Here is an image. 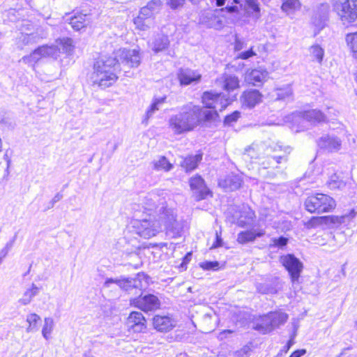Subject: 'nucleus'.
<instances>
[{"instance_id":"f257e3e1","label":"nucleus","mask_w":357,"mask_h":357,"mask_svg":"<svg viewBox=\"0 0 357 357\" xmlns=\"http://www.w3.org/2000/svg\"><path fill=\"white\" fill-rule=\"evenodd\" d=\"M202 102L205 107L188 104L179 113L170 116L168 125L174 134L190 132L202 123L215 121L218 116V111H222L229 104L224 95L212 91L203 93Z\"/></svg>"},{"instance_id":"f03ea898","label":"nucleus","mask_w":357,"mask_h":357,"mask_svg":"<svg viewBox=\"0 0 357 357\" xmlns=\"http://www.w3.org/2000/svg\"><path fill=\"white\" fill-rule=\"evenodd\" d=\"M140 62L139 50L119 49L114 52V56L100 58L95 62L91 79L93 84L101 88L109 87L118 79L116 73L120 71L121 63L134 68L139 66Z\"/></svg>"},{"instance_id":"7ed1b4c3","label":"nucleus","mask_w":357,"mask_h":357,"mask_svg":"<svg viewBox=\"0 0 357 357\" xmlns=\"http://www.w3.org/2000/svg\"><path fill=\"white\" fill-rule=\"evenodd\" d=\"M144 204L147 211L155 210L159 217L158 220H154L144 219L136 221L134 227L139 236L144 238H150L159 233L162 226L167 229L174 227L176 220L174 212L166 208L163 198L155 193H151L145 197Z\"/></svg>"},{"instance_id":"20e7f679","label":"nucleus","mask_w":357,"mask_h":357,"mask_svg":"<svg viewBox=\"0 0 357 357\" xmlns=\"http://www.w3.org/2000/svg\"><path fill=\"white\" fill-rule=\"evenodd\" d=\"M56 45H42L34 50L30 54L23 56L20 62H23L33 68L43 58L54 57L62 50L66 53L73 50V40L63 38L56 40Z\"/></svg>"},{"instance_id":"39448f33","label":"nucleus","mask_w":357,"mask_h":357,"mask_svg":"<svg viewBox=\"0 0 357 357\" xmlns=\"http://www.w3.org/2000/svg\"><path fill=\"white\" fill-rule=\"evenodd\" d=\"M305 209L310 213H328L333 211L335 206V201L330 196L317 193L307 197L304 202Z\"/></svg>"},{"instance_id":"423d86ee","label":"nucleus","mask_w":357,"mask_h":357,"mask_svg":"<svg viewBox=\"0 0 357 357\" xmlns=\"http://www.w3.org/2000/svg\"><path fill=\"white\" fill-rule=\"evenodd\" d=\"M333 11L344 24L357 20V0H331Z\"/></svg>"},{"instance_id":"0eeeda50","label":"nucleus","mask_w":357,"mask_h":357,"mask_svg":"<svg viewBox=\"0 0 357 357\" xmlns=\"http://www.w3.org/2000/svg\"><path fill=\"white\" fill-rule=\"evenodd\" d=\"M273 153L280 154L268 156L266 161L263 162L264 168H278V165L287 161V155L291 152L292 148L289 146H283L281 143H276L269 146Z\"/></svg>"},{"instance_id":"6e6552de","label":"nucleus","mask_w":357,"mask_h":357,"mask_svg":"<svg viewBox=\"0 0 357 357\" xmlns=\"http://www.w3.org/2000/svg\"><path fill=\"white\" fill-rule=\"evenodd\" d=\"M280 262L289 272L291 281L295 282L300 277L303 264L294 255H287L280 257Z\"/></svg>"},{"instance_id":"1a4fd4ad","label":"nucleus","mask_w":357,"mask_h":357,"mask_svg":"<svg viewBox=\"0 0 357 357\" xmlns=\"http://www.w3.org/2000/svg\"><path fill=\"white\" fill-rule=\"evenodd\" d=\"M130 302L135 307L144 312L155 310L160 306L158 298L153 294L140 295L138 298L132 299Z\"/></svg>"},{"instance_id":"9d476101","label":"nucleus","mask_w":357,"mask_h":357,"mask_svg":"<svg viewBox=\"0 0 357 357\" xmlns=\"http://www.w3.org/2000/svg\"><path fill=\"white\" fill-rule=\"evenodd\" d=\"M328 15L329 5L328 3H321L314 8L312 16V22L319 31L326 26Z\"/></svg>"},{"instance_id":"9b49d317","label":"nucleus","mask_w":357,"mask_h":357,"mask_svg":"<svg viewBox=\"0 0 357 357\" xmlns=\"http://www.w3.org/2000/svg\"><path fill=\"white\" fill-rule=\"evenodd\" d=\"M317 143L321 149L327 152H337L342 147V140L333 135L321 136L318 139Z\"/></svg>"},{"instance_id":"f8f14e48","label":"nucleus","mask_w":357,"mask_h":357,"mask_svg":"<svg viewBox=\"0 0 357 357\" xmlns=\"http://www.w3.org/2000/svg\"><path fill=\"white\" fill-rule=\"evenodd\" d=\"M190 185L197 201L206 199L210 194V190L206 186L204 179L199 176L192 178L190 180Z\"/></svg>"},{"instance_id":"ddd939ff","label":"nucleus","mask_w":357,"mask_h":357,"mask_svg":"<svg viewBox=\"0 0 357 357\" xmlns=\"http://www.w3.org/2000/svg\"><path fill=\"white\" fill-rule=\"evenodd\" d=\"M126 326L129 331L142 333L146 329V319L141 312H132L127 319Z\"/></svg>"},{"instance_id":"4468645a","label":"nucleus","mask_w":357,"mask_h":357,"mask_svg":"<svg viewBox=\"0 0 357 357\" xmlns=\"http://www.w3.org/2000/svg\"><path fill=\"white\" fill-rule=\"evenodd\" d=\"M219 12L218 9L215 10L206 11L202 13L199 17V23L208 28L220 29L222 27V20L216 15Z\"/></svg>"},{"instance_id":"2eb2a0df","label":"nucleus","mask_w":357,"mask_h":357,"mask_svg":"<svg viewBox=\"0 0 357 357\" xmlns=\"http://www.w3.org/2000/svg\"><path fill=\"white\" fill-rule=\"evenodd\" d=\"M241 101L243 107L252 109L261 102L262 95L257 89L247 90L242 93Z\"/></svg>"},{"instance_id":"dca6fc26","label":"nucleus","mask_w":357,"mask_h":357,"mask_svg":"<svg viewBox=\"0 0 357 357\" xmlns=\"http://www.w3.org/2000/svg\"><path fill=\"white\" fill-rule=\"evenodd\" d=\"M201 78L200 73L189 68L181 69L178 73V79L182 86L197 84L200 82Z\"/></svg>"},{"instance_id":"f3484780","label":"nucleus","mask_w":357,"mask_h":357,"mask_svg":"<svg viewBox=\"0 0 357 357\" xmlns=\"http://www.w3.org/2000/svg\"><path fill=\"white\" fill-rule=\"evenodd\" d=\"M257 290L259 293L263 294H276L282 289V284L278 278H274L271 280L266 281L263 283L256 284Z\"/></svg>"},{"instance_id":"a211bd4d","label":"nucleus","mask_w":357,"mask_h":357,"mask_svg":"<svg viewBox=\"0 0 357 357\" xmlns=\"http://www.w3.org/2000/svg\"><path fill=\"white\" fill-rule=\"evenodd\" d=\"M242 183L241 176L236 174H229L219 181V185L225 191H234L238 189Z\"/></svg>"},{"instance_id":"6ab92c4d","label":"nucleus","mask_w":357,"mask_h":357,"mask_svg":"<svg viewBox=\"0 0 357 357\" xmlns=\"http://www.w3.org/2000/svg\"><path fill=\"white\" fill-rule=\"evenodd\" d=\"M268 75V73L266 70L254 69L247 73L245 79L248 83L254 86H260L267 79Z\"/></svg>"},{"instance_id":"aec40b11","label":"nucleus","mask_w":357,"mask_h":357,"mask_svg":"<svg viewBox=\"0 0 357 357\" xmlns=\"http://www.w3.org/2000/svg\"><path fill=\"white\" fill-rule=\"evenodd\" d=\"M154 328L160 332L168 331L175 326V322L168 316L155 315L153 319Z\"/></svg>"},{"instance_id":"412c9836","label":"nucleus","mask_w":357,"mask_h":357,"mask_svg":"<svg viewBox=\"0 0 357 357\" xmlns=\"http://www.w3.org/2000/svg\"><path fill=\"white\" fill-rule=\"evenodd\" d=\"M91 23V16L88 14L77 13L70 18V24L75 31L85 29Z\"/></svg>"},{"instance_id":"4be33fe9","label":"nucleus","mask_w":357,"mask_h":357,"mask_svg":"<svg viewBox=\"0 0 357 357\" xmlns=\"http://www.w3.org/2000/svg\"><path fill=\"white\" fill-rule=\"evenodd\" d=\"M265 234L262 229L259 230H247L241 231L238 234L237 241L241 244H245L255 240L257 237H261Z\"/></svg>"},{"instance_id":"5701e85b","label":"nucleus","mask_w":357,"mask_h":357,"mask_svg":"<svg viewBox=\"0 0 357 357\" xmlns=\"http://www.w3.org/2000/svg\"><path fill=\"white\" fill-rule=\"evenodd\" d=\"M302 117L311 123H321L326 121L325 114L318 109L305 111L303 113Z\"/></svg>"},{"instance_id":"b1692460","label":"nucleus","mask_w":357,"mask_h":357,"mask_svg":"<svg viewBox=\"0 0 357 357\" xmlns=\"http://www.w3.org/2000/svg\"><path fill=\"white\" fill-rule=\"evenodd\" d=\"M275 328L273 322L272 321V312H270L261 318V322L257 324L255 329L261 331L263 333H267L272 331Z\"/></svg>"},{"instance_id":"393cba45","label":"nucleus","mask_w":357,"mask_h":357,"mask_svg":"<svg viewBox=\"0 0 357 357\" xmlns=\"http://www.w3.org/2000/svg\"><path fill=\"white\" fill-rule=\"evenodd\" d=\"M123 280L126 282L123 287H120L121 289H124L125 291H130L132 289H141L143 288L142 280H145V275L144 274L139 273L135 278H123Z\"/></svg>"},{"instance_id":"a878e982","label":"nucleus","mask_w":357,"mask_h":357,"mask_svg":"<svg viewBox=\"0 0 357 357\" xmlns=\"http://www.w3.org/2000/svg\"><path fill=\"white\" fill-rule=\"evenodd\" d=\"M39 34L37 33H31L30 34L22 33L21 36L18 38L19 47L22 49L24 46L31 45L38 43L40 40Z\"/></svg>"},{"instance_id":"bb28decb","label":"nucleus","mask_w":357,"mask_h":357,"mask_svg":"<svg viewBox=\"0 0 357 357\" xmlns=\"http://www.w3.org/2000/svg\"><path fill=\"white\" fill-rule=\"evenodd\" d=\"M169 45L168 37L165 35H158L151 45L155 53L165 50Z\"/></svg>"},{"instance_id":"cd10ccee","label":"nucleus","mask_w":357,"mask_h":357,"mask_svg":"<svg viewBox=\"0 0 357 357\" xmlns=\"http://www.w3.org/2000/svg\"><path fill=\"white\" fill-rule=\"evenodd\" d=\"M155 171L169 172L173 168V165L165 156H159L152 162Z\"/></svg>"},{"instance_id":"c85d7f7f","label":"nucleus","mask_w":357,"mask_h":357,"mask_svg":"<svg viewBox=\"0 0 357 357\" xmlns=\"http://www.w3.org/2000/svg\"><path fill=\"white\" fill-rule=\"evenodd\" d=\"M166 98V96H163L158 98H155L153 100V102L146 110L145 118L143 120V122H147L148 120L153 116L155 112L159 110L160 106L165 102Z\"/></svg>"},{"instance_id":"c756f323","label":"nucleus","mask_w":357,"mask_h":357,"mask_svg":"<svg viewBox=\"0 0 357 357\" xmlns=\"http://www.w3.org/2000/svg\"><path fill=\"white\" fill-rule=\"evenodd\" d=\"M223 88L228 92L238 89L239 79L237 77L231 75H226L223 77Z\"/></svg>"},{"instance_id":"7c9ffc66","label":"nucleus","mask_w":357,"mask_h":357,"mask_svg":"<svg viewBox=\"0 0 357 357\" xmlns=\"http://www.w3.org/2000/svg\"><path fill=\"white\" fill-rule=\"evenodd\" d=\"M202 154L190 155L183 160L181 163V166L185 168L186 171H192L197 167L198 163L202 160Z\"/></svg>"},{"instance_id":"2f4dec72","label":"nucleus","mask_w":357,"mask_h":357,"mask_svg":"<svg viewBox=\"0 0 357 357\" xmlns=\"http://www.w3.org/2000/svg\"><path fill=\"white\" fill-rule=\"evenodd\" d=\"M38 293L39 288L34 284H32L31 287L26 289V291L24 293L22 297L19 300V303L23 305H26L31 303L32 298L37 296Z\"/></svg>"},{"instance_id":"473e14b6","label":"nucleus","mask_w":357,"mask_h":357,"mask_svg":"<svg viewBox=\"0 0 357 357\" xmlns=\"http://www.w3.org/2000/svg\"><path fill=\"white\" fill-rule=\"evenodd\" d=\"M134 24L137 29L146 31L153 26L154 20L153 18L137 17L134 19Z\"/></svg>"},{"instance_id":"72a5a7b5","label":"nucleus","mask_w":357,"mask_h":357,"mask_svg":"<svg viewBox=\"0 0 357 357\" xmlns=\"http://www.w3.org/2000/svg\"><path fill=\"white\" fill-rule=\"evenodd\" d=\"M282 4L281 9L287 15L294 13L301 7V3L299 0H282Z\"/></svg>"},{"instance_id":"f704fd0d","label":"nucleus","mask_w":357,"mask_h":357,"mask_svg":"<svg viewBox=\"0 0 357 357\" xmlns=\"http://www.w3.org/2000/svg\"><path fill=\"white\" fill-rule=\"evenodd\" d=\"M276 100H285L290 99L293 96V91L289 85L282 88L277 89L275 91Z\"/></svg>"},{"instance_id":"c9c22d12","label":"nucleus","mask_w":357,"mask_h":357,"mask_svg":"<svg viewBox=\"0 0 357 357\" xmlns=\"http://www.w3.org/2000/svg\"><path fill=\"white\" fill-rule=\"evenodd\" d=\"M40 320V317L36 313H31L27 315L26 322L29 326L26 328V332H35L38 330L37 323Z\"/></svg>"},{"instance_id":"e433bc0d","label":"nucleus","mask_w":357,"mask_h":357,"mask_svg":"<svg viewBox=\"0 0 357 357\" xmlns=\"http://www.w3.org/2000/svg\"><path fill=\"white\" fill-rule=\"evenodd\" d=\"M324 225L328 226L339 225L345 222L346 215L336 216V215H327L323 216Z\"/></svg>"},{"instance_id":"4c0bfd02","label":"nucleus","mask_w":357,"mask_h":357,"mask_svg":"<svg viewBox=\"0 0 357 357\" xmlns=\"http://www.w3.org/2000/svg\"><path fill=\"white\" fill-rule=\"evenodd\" d=\"M272 312V321L275 328L284 324L288 319V315L285 312L278 311Z\"/></svg>"},{"instance_id":"58836bf2","label":"nucleus","mask_w":357,"mask_h":357,"mask_svg":"<svg viewBox=\"0 0 357 357\" xmlns=\"http://www.w3.org/2000/svg\"><path fill=\"white\" fill-rule=\"evenodd\" d=\"M345 40L349 48L355 54L357 53V32L348 33Z\"/></svg>"},{"instance_id":"ea45409f","label":"nucleus","mask_w":357,"mask_h":357,"mask_svg":"<svg viewBox=\"0 0 357 357\" xmlns=\"http://www.w3.org/2000/svg\"><path fill=\"white\" fill-rule=\"evenodd\" d=\"M54 328V321L52 318L47 317L45 319V324L42 330L43 336L48 340Z\"/></svg>"},{"instance_id":"a19ab883","label":"nucleus","mask_w":357,"mask_h":357,"mask_svg":"<svg viewBox=\"0 0 357 357\" xmlns=\"http://www.w3.org/2000/svg\"><path fill=\"white\" fill-rule=\"evenodd\" d=\"M328 188L331 190L340 188L344 185V182L339 179L338 176L335 174L327 181Z\"/></svg>"},{"instance_id":"79ce46f5","label":"nucleus","mask_w":357,"mask_h":357,"mask_svg":"<svg viewBox=\"0 0 357 357\" xmlns=\"http://www.w3.org/2000/svg\"><path fill=\"white\" fill-rule=\"evenodd\" d=\"M324 219L323 216L312 217L307 222L305 223V226L307 229L315 228L318 226L324 225Z\"/></svg>"},{"instance_id":"37998d69","label":"nucleus","mask_w":357,"mask_h":357,"mask_svg":"<svg viewBox=\"0 0 357 357\" xmlns=\"http://www.w3.org/2000/svg\"><path fill=\"white\" fill-rule=\"evenodd\" d=\"M146 6L155 15L162 8V1L160 0H151L146 4Z\"/></svg>"},{"instance_id":"c03bdc74","label":"nucleus","mask_w":357,"mask_h":357,"mask_svg":"<svg viewBox=\"0 0 357 357\" xmlns=\"http://www.w3.org/2000/svg\"><path fill=\"white\" fill-rule=\"evenodd\" d=\"M311 54L317 61L321 63L324 56V50L319 45H313L311 47Z\"/></svg>"},{"instance_id":"a18cd8bd","label":"nucleus","mask_w":357,"mask_h":357,"mask_svg":"<svg viewBox=\"0 0 357 357\" xmlns=\"http://www.w3.org/2000/svg\"><path fill=\"white\" fill-rule=\"evenodd\" d=\"M123 278V277L116 279L107 278L104 283V287L108 288L110 287L111 284H116L119 287H123L126 282L124 281Z\"/></svg>"},{"instance_id":"49530a36","label":"nucleus","mask_w":357,"mask_h":357,"mask_svg":"<svg viewBox=\"0 0 357 357\" xmlns=\"http://www.w3.org/2000/svg\"><path fill=\"white\" fill-rule=\"evenodd\" d=\"M240 117V112L235 111L229 115H227L225 118L224 123L227 125H231L232 123L236 122Z\"/></svg>"},{"instance_id":"de8ad7c7","label":"nucleus","mask_w":357,"mask_h":357,"mask_svg":"<svg viewBox=\"0 0 357 357\" xmlns=\"http://www.w3.org/2000/svg\"><path fill=\"white\" fill-rule=\"evenodd\" d=\"M200 266L204 270H218L219 263L218 261H205L202 263Z\"/></svg>"},{"instance_id":"09e8293b","label":"nucleus","mask_w":357,"mask_h":357,"mask_svg":"<svg viewBox=\"0 0 357 357\" xmlns=\"http://www.w3.org/2000/svg\"><path fill=\"white\" fill-rule=\"evenodd\" d=\"M248 7L257 14L260 12V8L257 3V0H244Z\"/></svg>"},{"instance_id":"8fccbe9b","label":"nucleus","mask_w":357,"mask_h":357,"mask_svg":"<svg viewBox=\"0 0 357 357\" xmlns=\"http://www.w3.org/2000/svg\"><path fill=\"white\" fill-rule=\"evenodd\" d=\"M137 17H149L153 18L154 20V15L151 11L147 8L146 6L142 7L139 11V15Z\"/></svg>"},{"instance_id":"3c124183","label":"nucleus","mask_w":357,"mask_h":357,"mask_svg":"<svg viewBox=\"0 0 357 357\" xmlns=\"http://www.w3.org/2000/svg\"><path fill=\"white\" fill-rule=\"evenodd\" d=\"M242 4H240V6L237 5H231V6H227L225 8H222L219 10L220 11H227L229 13H237L239 11V9L242 8Z\"/></svg>"},{"instance_id":"603ef678","label":"nucleus","mask_w":357,"mask_h":357,"mask_svg":"<svg viewBox=\"0 0 357 357\" xmlns=\"http://www.w3.org/2000/svg\"><path fill=\"white\" fill-rule=\"evenodd\" d=\"M256 53L253 51L252 48H250L248 51L240 52L236 58L237 59H248L253 56H255Z\"/></svg>"},{"instance_id":"864d4df0","label":"nucleus","mask_w":357,"mask_h":357,"mask_svg":"<svg viewBox=\"0 0 357 357\" xmlns=\"http://www.w3.org/2000/svg\"><path fill=\"white\" fill-rule=\"evenodd\" d=\"M246 44L242 40L238 38V37H236L235 41H234V50L235 51H240L242 49H243L245 47Z\"/></svg>"},{"instance_id":"5fc2aeb1","label":"nucleus","mask_w":357,"mask_h":357,"mask_svg":"<svg viewBox=\"0 0 357 357\" xmlns=\"http://www.w3.org/2000/svg\"><path fill=\"white\" fill-rule=\"evenodd\" d=\"M274 245L278 247H282L284 246L287 243V238L281 236L278 238H274L273 239Z\"/></svg>"},{"instance_id":"6e6d98bb","label":"nucleus","mask_w":357,"mask_h":357,"mask_svg":"<svg viewBox=\"0 0 357 357\" xmlns=\"http://www.w3.org/2000/svg\"><path fill=\"white\" fill-rule=\"evenodd\" d=\"M215 236H216L215 242L212 245V246L211 247V249H215V248L222 246L223 242H222V239L220 235H219L218 234V232H216Z\"/></svg>"},{"instance_id":"4d7b16f0","label":"nucleus","mask_w":357,"mask_h":357,"mask_svg":"<svg viewBox=\"0 0 357 357\" xmlns=\"http://www.w3.org/2000/svg\"><path fill=\"white\" fill-rule=\"evenodd\" d=\"M233 357H248V349L243 348L241 350L236 351L234 353Z\"/></svg>"},{"instance_id":"13d9d810","label":"nucleus","mask_w":357,"mask_h":357,"mask_svg":"<svg viewBox=\"0 0 357 357\" xmlns=\"http://www.w3.org/2000/svg\"><path fill=\"white\" fill-rule=\"evenodd\" d=\"M185 0H168V3L170 5L172 8H176L180 6H182Z\"/></svg>"},{"instance_id":"bf43d9fd","label":"nucleus","mask_w":357,"mask_h":357,"mask_svg":"<svg viewBox=\"0 0 357 357\" xmlns=\"http://www.w3.org/2000/svg\"><path fill=\"white\" fill-rule=\"evenodd\" d=\"M63 196L60 193H57L55 195V196L53 197L50 202V206L48 207V208H52L55 203L58 202L62 199Z\"/></svg>"},{"instance_id":"052dcab7","label":"nucleus","mask_w":357,"mask_h":357,"mask_svg":"<svg viewBox=\"0 0 357 357\" xmlns=\"http://www.w3.org/2000/svg\"><path fill=\"white\" fill-rule=\"evenodd\" d=\"M306 353L305 349H298L295 351H294L289 357H301L303 355H304Z\"/></svg>"},{"instance_id":"680f3d73","label":"nucleus","mask_w":357,"mask_h":357,"mask_svg":"<svg viewBox=\"0 0 357 357\" xmlns=\"http://www.w3.org/2000/svg\"><path fill=\"white\" fill-rule=\"evenodd\" d=\"M17 238V234H15V236L13 237V238L9 241L6 244H7V249H11L12 247L13 246V244Z\"/></svg>"},{"instance_id":"e2e57ef3","label":"nucleus","mask_w":357,"mask_h":357,"mask_svg":"<svg viewBox=\"0 0 357 357\" xmlns=\"http://www.w3.org/2000/svg\"><path fill=\"white\" fill-rule=\"evenodd\" d=\"M10 250V249H7V244H6V246H5V248H4L1 251V252H0V256H1V257H0V259H1V258H3V257H5L7 255V254H8V251H9Z\"/></svg>"},{"instance_id":"0e129e2a","label":"nucleus","mask_w":357,"mask_h":357,"mask_svg":"<svg viewBox=\"0 0 357 357\" xmlns=\"http://www.w3.org/2000/svg\"><path fill=\"white\" fill-rule=\"evenodd\" d=\"M356 211H355L354 209H352V210L349 212V215H346V218H354L356 216Z\"/></svg>"},{"instance_id":"69168bd1","label":"nucleus","mask_w":357,"mask_h":357,"mask_svg":"<svg viewBox=\"0 0 357 357\" xmlns=\"http://www.w3.org/2000/svg\"><path fill=\"white\" fill-rule=\"evenodd\" d=\"M215 1V5L218 7H220L225 3L226 0H214Z\"/></svg>"},{"instance_id":"338daca9","label":"nucleus","mask_w":357,"mask_h":357,"mask_svg":"<svg viewBox=\"0 0 357 357\" xmlns=\"http://www.w3.org/2000/svg\"><path fill=\"white\" fill-rule=\"evenodd\" d=\"M294 344V341L293 340H289V342H287V349H289Z\"/></svg>"},{"instance_id":"774afa93","label":"nucleus","mask_w":357,"mask_h":357,"mask_svg":"<svg viewBox=\"0 0 357 357\" xmlns=\"http://www.w3.org/2000/svg\"><path fill=\"white\" fill-rule=\"evenodd\" d=\"M83 357H94V356L92 354H91L90 353H85L84 354Z\"/></svg>"}]
</instances>
